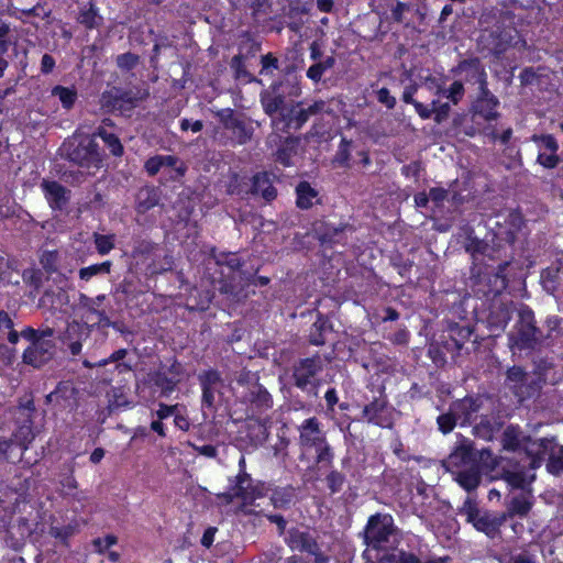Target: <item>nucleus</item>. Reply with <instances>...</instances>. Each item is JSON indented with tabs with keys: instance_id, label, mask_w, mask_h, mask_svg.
Masks as SVG:
<instances>
[{
	"instance_id": "1",
	"label": "nucleus",
	"mask_w": 563,
	"mask_h": 563,
	"mask_svg": "<svg viewBox=\"0 0 563 563\" xmlns=\"http://www.w3.org/2000/svg\"><path fill=\"white\" fill-rule=\"evenodd\" d=\"M445 466L464 489L472 490L478 486L481 470L471 440L463 437L457 439L454 450L445 460Z\"/></svg>"
},
{
	"instance_id": "2",
	"label": "nucleus",
	"mask_w": 563,
	"mask_h": 563,
	"mask_svg": "<svg viewBox=\"0 0 563 563\" xmlns=\"http://www.w3.org/2000/svg\"><path fill=\"white\" fill-rule=\"evenodd\" d=\"M508 341L514 354L532 351L540 344V331L536 327L534 314L528 307L519 310V319L508 334Z\"/></svg>"
},
{
	"instance_id": "3",
	"label": "nucleus",
	"mask_w": 563,
	"mask_h": 563,
	"mask_svg": "<svg viewBox=\"0 0 563 563\" xmlns=\"http://www.w3.org/2000/svg\"><path fill=\"white\" fill-rule=\"evenodd\" d=\"M66 157L82 168H99L102 156L95 139L76 134L64 144Z\"/></svg>"
},
{
	"instance_id": "4",
	"label": "nucleus",
	"mask_w": 563,
	"mask_h": 563,
	"mask_svg": "<svg viewBox=\"0 0 563 563\" xmlns=\"http://www.w3.org/2000/svg\"><path fill=\"white\" fill-rule=\"evenodd\" d=\"M21 335L31 341V345L23 353L24 363L34 367H40L49 361L55 352L53 342L54 331L46 329L41 332L26 328Z\"/></svg>"
},
{
	"instance_id": "5",
	"label": "nucleus",
	"mask_w": 563,
	"mask_h": 563,
	"mask_svg": "<svg viewBox=\"0 0 563 563\" xmlns=\"http://www.w3.org/2000/svg\"><path fill=\"white\" fill-rule=\"evenodd\" d=\"M395 531L393 517L377 514L372 516L367 522L365 541L368 547L375 550L386 549L389 547Z\"/></svg>"
},
{
	"instance_id": "6",
	"label": "nucleus",
	"mask_w": 563,
	"mask_h": 563,
	"mask_svg": "<svg viewBox=\"0 0 563 563\" xmlns=\"http://www.w3.org/2000/svg\"><path fill=\"white\" fill-rule=\"evenodd\" d=\"M322 369L320 357L301 360L294 368L295 384L307 394L317 396L320 380L318 374Z\"/></svg>"
},
{
	"instance_id": "7",
	"label": "nucleus",
	"mask_w": 563,
	"mask_h": 563,
	"mask_svg": "<svg viewBox=\"0 0 563 563\" xmlns=\"http://www.w3.org/2000/svg\"><path fill=\"white\" fill-rule=\"evenodd\" d=\"M262 496L261 488L254 485L247 473H239L230 481L228 492L220 497L227 504L233 501L234 498L241 499L244 505H251L256 498Z\"/></svg>"
},
{
	"instance_id": "8",
	"label": "nucleus",
	"mask_w": 563,
	"mask_h": 563,
	"mask_svg": "<svg viewBox=\"0 0 563 563\" xmlns=\"http://www.w3.org/2000/svg\"><path fill=\"white\" fill-rule=\"evenodd\" d=\"M150 175H156L158 172H167L170 179H178L184 176L186 166L176 156L173 155H155L150 157L144 165Z\"/></svg>"
},
{
	"instance_id": "9",
	"label": "nucleus",
	"mask_w": 563,
	"mask_h": 563,
	"mask_svg": "<svg viewBox=\"0 0 563 563\" xmlns=\"http://www.w3.org/2000/svg\"><path fill=\"white\" fill-rule=\"evenodd\" d=\"M531 141L534 142L539 148L537 157L538 164L545 168H555L560 163L558 155L559 143L551 134H533Z\"/></svg>"
},
{
	"instance_id": "10",
	"label": "nucleus",
	"mask_w": 563,
	"mask_h": 563,
	"mask_svg": "<svg viewBox=\"0 0 563 563\" xmlns=\"http://www.w3.org/2000/svg\"><path fill=\"white\" fill-rule=\"evenodd\" d=\"M324 107L325 103L323 101H318L308 108H301L299 106L283 108L282 121L284 122V128L300 129L310 115L322 111Z\"/></svg>"
},
{
	"instance_id": "11",
	"label": "nucleus",
	"mask_w": 563,
	"mask_h": 563,
	"mask_svg": "<svg viewBox=\"0 0 563 563\" xmlns=\"http://www.w3.org/2000/svg\"><path fill=\"white\" fill-rule=\"evenodd\" d=\"M202 387V404L207 407H213L217 396L221 398L224 395V382L216 371H208L199 377Z\"/></svg>"
},
{
	"instance_id": "12",
	"label": "nucleus",
	"mask_w": 563,
	"mask_h": 563,
	"mask_svg": "<svg viewBox=\"0 0 563 563\" xmlns=\"http://www.w3.org/2000/svg\"><path fill=\"white\" fill-rule=\"evenodd\" d=\"M41 189L53 210H63L70 199V191L55 180L43 179Z\"/></svg>"
},
{
	"instance_id": "13",
	"label": "nucleus",
	"mask_w": 563,
	"mask_h": 563,
	"mask_svg": "<svg viewBox=\"0 0 563 563\" xmlns=\"http://www.w3.org/2000/svg\"><path fill=\"white\" fill-rule=\"evenodd\" d=\"M324 438L320 423L314 417L306 419L299 427V444L303 453L318 445Z\"/></svg>"
},
{
	"instance_id": "14",
	"label": "nucleus",
	"mask_w": 563,
	"mask_h": 563,
	"mask_svg": "<svg viewBox=\"0 0 563 563\" xmlns=\"http://www.w3.org/2000/svg\"><path fill=\"white\" fill-rule=\"evenodd\" d=\"M363 418L382 428L390 427L393 422L391 410L383 399H375L366 405L363 409Z\"/></svg>"
},
{
	"instance_id": "15",
	"label": "nucleus",
	"mask_w": 563,
	"mask_h": 563,
	"mask_svg": "<svg viewBox=\"0 0 563 563\" xmlns=\"http://www.w3.org/2000/svg\"><path fill=\"white\" fill-rule=\"evenodd\" d=\"M88 325L73 321L68 323L63 336V342L66 344L73 355H78L82 349V341L89 336Z\"/></svg>"
},
{
	"instance_id": "16",
	"label": "nucleus",
	"mask_w": 563,
	"mask_h": 563,
	"mask_svg": "<svg viewBox=\"0 0 563 563\" xmlns=\"http://www.w3.org/2000/svg\"><path fill=\"white\" fill-rule=\"evenodd\" d=\"M499 101L484 86H482L481 97L474 106L475 113L486 121L497 120L499 113L497 111Z\"/></svg>"
},
{
	"instance_id": "17",
	"label": "nucleus",
	"mask_w": 563,
	"mask_h": 563,
	"mask_svg": "<svg viewBox=\"0 0 563 563\" xmlns=\"http://www.w3.org/2000/svg\"><path fill=\"white\" fill-rule=\"evenodd\" d=\"M533 506V496L530 493H520L511 497L507 504V511L501 515L505 516L507 521L512 517H526Z\"/></svg>"
},
{
	"instance_id": "18",
	"label": "nucleus",
	"mask_w": 563,
	"mask_h": 563,
	"mask_svg": "<svg viewBox=\"0 0 563 563\" xmlns=\"http://www.w3.org/2000/svg\"><path fill=\"white\" fill-rule=\"evenodd\" d=\"M506 522L505 516L501 514L494 515L489 512H483L472 525L473 527L488 538H496L499 536L500 527Z\"/></svg>"
},
{
	"instance_id": "19",
	"label": "nucleus",
	"mask_w": 563,
	"mask_h": 563,
	"mask_svg": "<svg viewBox=\"0 0 563 563\" xmlns=\"http://www.w3.org/2000/svg\"><path fill=\"white\" fill-rule=\"evenodd\" d=\"M451 408L457 417L460 424L464 426L470 423L473 416L478 411L479 404L473 397H465L456 400L451 405Z\"/></svg>"
},
{
	"instance_id": "20",
	"label": "nucleus",
	"mask_w": 563,
	"mask_h": 563,
	"mask_svg": "<svg viewBox=\"0 0 563 563\" xmlns=\"http://www.w3.org/2000/svg\"><path fill=\"white\" fill-rule=\"evenodd\" d=\"M551 446V441L548 439H537L532 440L529 437H527V440L523 444L522 450L531 456V467L536 468L539 467L541 460L547 454Z\"/></svg>"
},
{
	"instance_id": "21",
	"label": "nucleus",
	"mask_w": 563,
	"mask_h": 563,
	"mask_svg": "<svg viewBox=\"0 0 563 563\" xmlns=\"http://www.w3.org/2000/svg\"><path fill=\"white\" fill-rule=\"evenodd\" d=\"M510 319L511 311L507 306L500 305L494 308L487 318V325L492 334L499 335L505 330Z\"/></svg>"
},
{
	"instance_id": "22",
	"label": "nucleus",
	"mask_w": 563,
	"mask_h": 563,
	"mask_svg": "<svg viewBox=\"0 0 563 563\" xmlns=\"http://www.w3.org/2000/svg\"><path fill=\"white\" fill-rule=\"evenodd\" d=\"M300 139L287 137L276 152V161L284 166L294 164V157L299 153Z\"/></svg>"
},
{
	"instance_id": "23",
	"label": "nucleus",
	"mask_w": 563,
	"mask_h": 563,
	"mask_svg": "<svg viewBox=\"0 0 563 563\" xmlns=\"http://www.w3.org/2000/svg\"><path fill=\"white\" fill-rule=\"evenodd\" d=\"M287 542L292 550L314 553L317 549V544L313 539L308 533L299 530L289 531Z\"/></svg>"
},
{
	"instance_id": "24",
	"label": "nucleus",
	"mask_w": 563,
	"mask_h": 563,
	"mask_svg": "<svg viewBox=\"0 0 563 563\" xmlns=\"http://www.w3.org/2000/svg\"><path fill=\"white\" fill-rule=\"evenodd\" d=\"M252 190L254 194L261 195L267 201L276 197V189L267 173H260L253 177Z\"/></svg>"
},
{
	"instance_id": "25",
	"label": "nucleus",
	"mask_w": 563,
	"mask_h": 563,
	"mask_svg": "<svg viewBox=\"0 0 563 563\" xmlns=\"http://www.w3.org/2000/svg\"><path fill=\"white\" fill-rule=\"evenodd\" d=\"M346 227H334L325 222H321L316 227V233L322 243L340 242Z\"/></svg>"
},
{
	"instance_id": "26",
	"label": "nucleus",
	"mask_w": 563,
	"mask_h": 563,
	"mask_svg": "<svg viewBox=\"0 0 563 563\" xmlns=\"http://www.w3.org/2000/svg\"><path fill=\"white\" fill-rule=\"evenodd\" d=\"M507 379L509 383H511V388L515 390L518 397L525 398L530 395L529 391L525 390L527 374L521 367H510L507 372Z\"/></svg>"
},
{
	"instance_id": "27",
	"label": "nucleus",
	"mask_w": 563,
	"mask_h": 563,
	"mask_svg": "<svg viewBox=\"0 0 563 563\" xmlns=\"http://www.w3.org/2000/svg\"><path fill=\"white\" fill-rule=\"evenodd\" d=\"M526 440L527 437L515 426L507 427L503 434L504 448L511 451L522 450Z\"/></svg>"
},
{
	"instance_id": "28",
	"label": "nucleus",
	"mask_w": 563,
	"mask_h": 563,
	"mask_svg": "<svg viewBox=\"0 0 563 563\" xmlns=\"http://www.w3.org/2000/svg\"><path fill=\"white\" fill-rule=\"evenodd\" d=\"M14 43L11 29L7 23L0 25V78L3 77L4 70L8 67V62L3 55L9 51V47Z\"/></svg>"
},
{
	"instance_id": "29",
	"label": "nucleus",
	"mask_w": 563,
	"mask_h": 563,
	"mask_svg": "<svg viewBox=\"0 0 563 563\" xmlns=\"http://www.w3.org/2000/svg\"><path fill=\"white\" fill-rule=\"evenodd\" d=\"M296 191L297 206L301 209H308L317 201L318 192L308 183H300Z\"/></svg>"
},
{
	"instance_id": "30",
	"label": "nucleus",
	"mask_w": 563,
	"mask_h": 563,
	"mask_svg": "<svg viewBox=\"0 0 563 563\" xmlns=\"http://www.w3.org/2000/svg\"><path fill=\"white\" fill-rule=\"evenodd\" d=\"M249 400L261 409H268L273 406L271 394L258 384L252 386Z\"/></svg>"
},
{
	"instance_id": "31",
	"label": "nucleus",
	"mask_w": 563,
	"mask_h": 563,
	"mask_svg": "<svg viewBox=\"0 0 563 563\" xmlns=\"http://www.w3.org/2000/svg\"><path fill=\"white\" fill-rule=\"evenodd\" d=\"M34 433L30 422H26L18 428V430L13 433L11 439V443L19 445L23 451H25L29 444L33 441Z\"/></svg>"
},
{
	"instance_id": "32",
	"label": "nucleus",
	"mask_w": 563,
	"mask_h": 563,
	"mask_svg": "<svg viewBox=\"0 0 563 563\" xmlns=\"http://www.w3.org/2000/svg\"><path fill=\"white\" fill-rule=\"evenodd\" d=\"M52 96L57 97L65 109H70L77 99V92L74 88L63 86H55L52 89Z\"/></svg>"
},
{
	"instance_id": "33",
	"label": "nucleus",
	"mask_w": 563,
	"mask_h": 563,
	"mask_svg": "<svg viewBox=\"0 0 563 563\" xmlns=\"http://www.w3.org/2000/svg\"><path fill=\"white\" fill-rule=\"evenodd\" d=\"M96 135L103 140L113 155L120 156L123 153V146L119 137L115 134L108 132L103 125L98 129Z\"/></svg>"
},
{
	"instance_id": "34",
	"label": "nucleus",
	"mask_w": 563,
	"mask_h": 563,
	"mask_svg": "<svg viewBox=\"0 0 563 563\" xmlns=\"http://www.w3.org/2000/svg\"><path fill=\"white\" fill-rule=\"evenodd\" d=\"M316 452V462L321 466H330L333 461V452L327 439L321 440L318 445L312 448Z\"/></svg>"
},
{
	"instance_id": "35",
	"label": "nucleus",
	"mask_w": 563,
	"mask_h": 563,
	"mask_svg": "<svg viewBox=\"0 0 563 563\" xmlns=\"http://www.w3.org/2000/svg\"><path fill=\"white\" fill-rule=\"evenodd\" d=\"M111 262L106 261L100 264H93L87 267H82L79 271V277L82 280H90L93 276H97L99 274H109L111 269Z\"/></svg>"
},
{
	"instance_id": "36",
	"label": "nucleus",
	"mask_w": 563,
	"mask_h": 563,
	"mask_svg": "<svg viewBox=\"0 0 563 563\" xmlns=\"http://www.w3.org/2000/svg\"><path fill=\"white\" fill-rule=\"evenodd\" d=\"M106 299L104 295H99L96 298H89L86 295H81L80 302L92 313L97 314L100 322L108 320L104 311L99 310V305Z\"/></svg>"
},
{
	"instance_id": "37",
	"label": "nucleus",
	"mask_w": 563,
	"mask_h": 563,
	"mask_svg": "<svg viewBox=\"0 0 563 563\" xmlns=\"http://www.w3.org/2000/svg\"><path fill=\"white\" fill-rule=\"evenodd\" d=\"M114 234L103 235L99 233H93V242L100 255H106L114 249Z\"/></svg>"
},
{
	"instance_id": "38",
	"label": "nucleus",
	"mask_w": 563,
	"mask_h": 563,
	"mask_svg": "<svg viewBox=\"0 0 563 563\" xmlns=\"http://www.w3.org/2000/svg\"><path fill=\"white\" fill-rule=\"evenodd\" d=\"M262 106L264 108V111L271 117H273L277 112L282 114L283 108H286V106H284V100L282 97L271 95L262 97Z\"/></svg>"
},
{
	"instance_id": "39",
	"label": "nucleus",
	"mask_w": 563,
	"mask_h": 563,
	"mask_svg": "<svg viewBox=\"0 0 563 563\" xmlns=\"http://www.w3.org/2000/svg\"><path fill=\"white\" fill-rule=\"evenodd\" d=\"M437 93L443 95L445 98L450 99L453 103H457L463 95L464 87L461 81H454L449 89H442L440 85H437Z\"/></svg>"
},
{
	"instance_id": "40",
	"label": "nucleus",
	"mask_w": 563,
	"mask_h": 563,
	"mask_svg": "<svg viewBox=\"0 0 563 563\" xmlns=\"http://www.w3.org/2000/svg\"><path fill=\"white\" fill-rule=\"evenodd\" d=\"M437 423H438L439 430L442 433L446 434V433H450L454 429L456 423H460V421H459L457 417L455 416V413L453 412L452 408L450 407L449 412L442 413L438 417Z\"/></svg>"
},
{
	"instance_id": "41",
	"label": "nucleus",
	"mask_w": 563,
	"mask_h": 563,
	"mask_svg": "<svg viewBox=\"0 0 563 563\" xmlns=\"http://www.w3.org/2000/svg\"><path fill=\"white\" fill-rule=\"evenodd\" d=\"M157 203L156 194L150 189H142L137 195V209L144 212Z\"/></svg>"
},
{
	"instance_id": "42",
	"label": "nucleus",
	"mask_w": 563,
	"mask_h": 563,
	"mask_svg": "<svg viewBox=\"0 0 563 563\" xmlns=\"http://www.w3.org/2000/svg\"><path fill=\"white\" fill-rule=\"evenodd\" d=\"M547 468L553 475L563 473V448L550 454Z\"/></svg>"
},
{
	"instance_id": "43",
	"label": "nucleus",
	"mask_w": 563,
	"mask_h": 563,
	"mask_svg": "<svg viewBox=\"0 0 563 563\" xmlns=\"http://www.w3.org/2000/svg\"><path fill=\"white\" fill-rule=\"evenodd\" d=\"M99 16L93 5H90L87 10H82L79 15V22L88 29H93L99 24Z\"/></svg>"
},
{
	"instance_id": "44",
	"label": "nucleus",
	"mask_w": 563,
	"mask_h": 563,
	"mask_svg": "<svg viewBox=\"0 0 563 563\" xmlns=\"http://www.w3.org/2000/svg\"><path fill=\"white\" fill-rule=\"evenodd\" d=\"M461 512L466 516V520L467 522L470 523H473L478 517H481V515L483 512H481V510L477 508V505L476 503L471 499V498H467L464 504H463V507L461 509Z\"/></svg>"
},
{
	"instance_id": "45",
	"label": "nucleus",
	"mask_w": 563,
	"mask_h": 563,
	"mask_svg": "<svg viewBox=\"0 0 563 563\" xmlns=\"http://www.w3.org/2000/svg\"><path fill=\"white\" fill-rule=\"evenodd\" d=\"M508 484L512 486L514 488H525L528 484H530L533 481V477L530 479L527 478V476L522 473H509L506 477Z\"/></svg>"
},
{
	"instance_id": "46",
	"label": "nucleus",
	"mask_w": 563,
	"mask_h": 563,
	"mask_svg": "<svg viewBox=\"0 0 563 563\" xmlns=\"http://www.w3.org/2000/svg\"><path fill=\"white\" fill-rule=\"evenodd\" d=\"M217 263L219 265L225 264L232 271L239 269L241 267L240 258L234 253H229V254L222 255L221 257H218Z\"/></svg>"
},
{
	"instance_id": "47",
	"label": "nucleus",
	"mask_w": 563,
	"mask_h": 563,
	"mask_svg": "<svg viewBox=\"0 0 563 563\" xmlns=\"http://www.w3.org/2000/svg\"><path fill=\"white\" fill-rule=\"evenodd\" d=\"M117 64L122 69H131L137 64V56L131 53L121 54L117 57Z\"/></svg>"
},
{
	"instance_id": "48",
	"label": "nucleus",
	"mask_w": 563,
	"mask_h": 563,
	"mask_svg": "<svg viewBox=\"0 0 563 563\" xmlns=\"http://www.w3.org/2000/svg\"><path fill=\"white\" fill-rule=\"evenodd\" d=\"M343 482H344V477L341 473L336 472V471H332L328 476H327V483H328V486L329 488L334 493V492H338L341 489L342 485H343Z\"/></svg>"
},
{
	"instance_id": "49",
	"label": "nucleus",
	"mask_w": 563,
	"mask_h": 563,
	"mask_svg": "<svg viewBox=\"0 0 563 563\" xmlns=\"http://www.w3.org/2000/svg\"><path fill=\"white\" fill-rule=\"evenodd\" d=\"M350 146H351V142L346 141L345 139H343L341 141V144H340L339 151L336 153V157H335V161L338 163H340L341 165L346 164L350 158Z\"/></svg>"
},
{
	"instance_id": "50",
	"label": "nucleus",
	"mask_w": 563,
	"mask_h": 563,
	"mask_svg": "<svg viewBox=\"0 0 563 563\" xmlns=\"http://www.w3.org/2000/svg\"><path fill=\"white\" fill-rule=\"evenodd\" d=\"M271 499L275 507H284L291 501V494L285 490H275Z\"/></svg>"
},
{
	"instance_id": "51",
	"label": "nucleus",
	"mask_w": 563,
	"mask_h": 563,
	"mask_svg": "<svg viewBox=\"0 0 563 563\" xmlns=\"http://www.w3.org/2000/svg\"><path fill=\"white\" fill-rule=\"evenodd\" d=\"M130 402L124 397V395L121 393L120 389H113L112 396L110 399V407L111 408H125L129 407Z\"/></svg>"
},
{
	"instance_id": "52",
	"label": "nucleus",
	"mask_w": 563,
	"mask_h": 563,
	"mask_svg": "<svg viewBox=\"0 0 563 563\" xmlns=\"http://www.w3.org/2000/svg\"><path fill=\"white\" fill-rule=\"evenodd\" d=\"M377 100L385 104L388 109H393L396 104V99L393 97L387 88H380L377 91Z\"/></svg>"
},
{
	"instance_id": "53",
	"label": "nucleus",
	"mask_w": 563,
	"mask_h": 563,
	"mask_svg": "<svg viewBox=\"0 0 563 563\" xmlns=\"http://www.w3.org/2000/svg\"><path fill=\"white\" fill-rule=\"evenodd\" d=\"M428 195L430 201H432L434 206L438 207L446 199L448 191L443 188L434 187L430 189Z\"/></svg>"
},
{
	"instance_id": "54",
	"label": "nucleus",
	"mask_w": 563,
	"mask_h": 563,
	"mask_svg": "<svg viewBox=\"0 0 563 563\" xmlns=\"http://www.w3.org/2000/svg\"><path fill=\"white\" fill-rule=\"evenodd\" d=\"M510 563H539L536 555L527 551L514 554L510 558Z\"/></svg>"
},
{
	"instance_id": "55",
	"label": "nucleus",
	"mask_w": 563,
	"mask_h": 563,
	"mask_svg": "<svg viewBox=\"0 0 563 563\" xmlns=\"http://www.w3.org/2000/svg\"><path fill=\"white\" fill-rule=\"evenodd\" d=\"M433 112L435 113V121L442 122L449 114L450 106L448 103H443L438 106V101H432Z\"/></svg>"
},
{
	"instance_id": "56",
	"label": "nucleus",
	"mask_w": 563,
	"mask_h": 563,
	"mask_svg": "<svg viewBox=\"0 0 563 563\" xmlns=\"http://www.w3.org/2000/svg\"><path fill=\"white\" fill-rule=\"evenodd\" d=\"M178 408H179L178 405L168 406L165 404H159V408L156 413H157L158 419L163 420L170 416H175L176 412L178 411Z\"/></svg>"
},
{
	"instance_id": "57",
	"label": "nucleus",
	"mask_w": 563,
	"mask_h": 563,
	"mask_svg": "<svg viewBox=\"0 0 563 563\" xmlns=\"http://www.w3.org/2000/svg\"><path fill=\"white\" fill-rule=\"evenodd\" d=\"M117 543V538L112 534L106 536L102 539H98L95 541L96 547H98L99 551H104L111 548Z\"/></svg>"
},
{
	"instance_id": "58",
	"label": "nucleus",
	"mask_w": 563,
	"mask_h": 563,
	"mask_svg": "<svg viewBox=\"0 0 563 563\" xmlns=\"http://www.w3.org/2000/svg\"><path fill=\"white\" fill-rule=\"evenodd\" d=\"M393 559L396 563H420L415 554L407 552H399L398 554H394Z\"/></svg>"
},
{
	"instance_id": "59",
	"label": "nucleus",
	"mask_w": 563,
	"mask_h": 563,
	"mask_svg": "<svg viewBox=\"0 0 563 563\" xmlns=\"http://www.w3.org/2000/svg\"><path fill=\"white\" fill-rule=\"evenodd\" d=\"M323 73H324L323 67H321V65L316 63L308 68L307 76H308V78H310L313 81H319L321 79Z\"/></svg>"
},
{
	"instance_id": "60",
	"label": "nucleus",
	"mask_w": 563,
	"mask_h": 563,
	"mask_svg": "<svg viewBox=\"0 0 563 563\" xmlns=\"http://www.w3.org/2000/svg\"><path fill=\"white\" fill-rule=\"evenodd\" d=\"M409 10V7L406 3L397 2L396 5L391 9L393 18L400 22L402 20V15L406 11Z\"/></svg>"
},
{
	"instance_id": "61",
	"label": "nucleus",
	"mask_w": 563,
	"mask_h": 563,
	"mask_svg": "<svg viewBox=\"0 0 563 563\" xmlns=\"http://www.w3.org/2000/svg\"><path fill=\"white\" fill-rule=\"evenodd\" d=\"M277 68V59L273 57L272 55H264L262 56V74L264 71H267L268 69H276Z\"/></svg>"
},
{
	"instance_id": "62",
	"label": "nucleus",
	"mask_w": 563,
	"mask_h": 563,
	"mask_svg": "<svg viewBox=\"0 0 563 563\" xmlns=\"http://www.w3.org/2000/svg\"><path fill=\"white\" fill-rule=\"evenodd\" d=\"M54 66H55L54 58L48 54L43 55L42 60H41L42 71L45 74H48L53 70Z\"/></svg>"
},
{
	"instance_id": "63",
	"label": "nucleus",
	"mask_w": 563,
	"mask_h": 563,
	"mask_svg": "<svg viewBox=\"0 0 563 563\" xmlns=\"http://www.w3.org/2000/svg\"><path fill=\"white\" fill-rule=\"evenodd\" d=\"M413 107H415L417 113L419 114V117L423 120L429 119L431 117V114L433 113V108L429 109L427 106H424L423 103H421L419 101L415 102Z\"/></svg>"
},
{
	"instance_id": "64",
	"label": "nucleus",
	"mask_w": 563,
	"mask_h": 563,
	"mask_svg": "<svg viewBox=\"0 0 563 563\" xmlns=\"http://www.w3.org/2000/svg\"><path fill=\"white\" fill-rule=\"evenodd\" d=\"M216 531L217 529L216 528H208L202 538H201V544L206 548H210L211 544L213 543L214 541V534H216Z\"/></svg>"
}]
</instances>
